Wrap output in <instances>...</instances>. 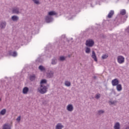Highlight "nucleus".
<instances>
[{"label": "nucleus", "instance_id": "nucleus-4", "mask_svg": "<svg viewBox=\"0 0 129 129\" xmlns=\"http://www.w3.org/2000/svg\"><path fill=\"white\" fill-rule=\"evenodd\" d=\"M53 19L52 16H49V15H48L45 17V21L47 23H51V22H53Z\"/></svg>", "mask_w": 129, "mask_h": 129}, {"label": "nucleus", "instance_id": "nucleus-19", "mask_svg": "<svg viewBox=\"0 0 129 129\" xmlns=\"http://www.w3.org/2000/svg\"><path fill=\"white\" fill-rule=\"evenodd\" d=\"M51 64L52 65H56V64H57V59H56V58H54L52 59Z\"/></svg>", "mask_w": 129, "mask_h": 129}, {"label": "nucleus", "instance_id": "nucleus-1", "mask_svg": "<svg viewBox=\"0 0 129 129\" xmlns=\"http://www.w3.org/2000/svg\"><path fill=\"white\" fill-rule=\"evenodd\" d=\"M48 87H49V85L45 86L43 85H40V87L38 88V92L40 94H45L48 90Z\"/></svg>", "mask_w": 129, "mask_h": 129}, {"label": "nucleus", "instance_id": "nucleus-17", "mask_svg": "<svg viewBox=\"0 0 129 129\" xmlns=\"http://www.w3.org/2000/svg\"><path fill=\"white\" fill-rule=\"evenodd\" d=\"M29 79L30 81H34L35 79H36V75H33L30 76Z\"/></svg>", "mask_w": 129, "mask_h": 129}, {"label": "nucleus", "instance_id": "nucleus-24", "mask_svg": "<svg viewBox=\"0 0 129 129\" xmlns=\"http://www.w3.org/2000/svg\"><path fill=\"white\" fill-rule=\"evenodd\" d=\"M38 69H39L40 71H45V68H44L43 66H39L38 67Z\"/></svg>", "mask_w": 129, "mask_h": 129}, {"label": "nucleus", "instance_id": "nucleus-6", "mask_svg": "<svg viewBox=\"0 0 129 129\" xmlns=\"http://www.w3.org/2000/svg\"><path fill=\"white\" fill-rule=\"evenodd\" d=\"M12 13L13 14H16V15H19L20 14V9L19 8H15L12 10Z\"/></svg>", "mask_w": 129, "mask_h": 129}, {"label": "nucleus", "instance_id": "nucleus-25", "mask_svg": "<svg viewBox=\"0 0 129 129\" xmlns=\"http://www.w3.org/2000/svg\"><path fill=\"white\" fill-rule=\"evenodd\" d=\"M47 83V80H45V79H42L41 80V81H40V84L41 85H42V84H45Z\"/></svg>", "mask_w": 129, "mask_h": 129}, {"label": "nucleus", "instance_id": "nucleus-8", "mask_svg": "<svg viewBox=\"0 0 129 129\" xmlns=\"http://www.w3.org/2000/svg\"><path fill=\"white\" fill-rule=\"evenodd\" d=\"M67 109L68 110V111H73V105L71 104H69L67 107Z\"/></svg>", "mask_w": 129, "mask_h": 129}, {"label": "nucleus", "instance_id": "nucleus-29", "mask_svg": "<svg viewBox=\"0 0 129 129\" xmlns=\"http://www.w3.org/2000/svg\"><path fill=\"white\" fill-rule=\"evenodd\" d=\"M117 101H110L109 103H111V104L113 105V104H115L116 103H117Z\"/></svg>", "mask_w": 129, "mask_h": 129}, {"label": "nucleus", "instance_id": "nucleus-34", "mask_svg": "<svg viewBox=\"0 0 129 129\" xmlns=\"http://www.w3.org/2000/svg\"><path fill=\"white\" fill-rule=\"evenodd\" d=\"M16 120H17V121H21V116H18L16 119Z\"/></svg>", "mask_w": 129, "mask_h": 129}, {"label": "nucleus", "instance_id": "nucleus-10", "mask_svg": "<svg viewBox=\"0 0 129 129\" xmlns=\"http://www.w3.org/2000/svg\"><path fill=\"white\" fill-rule=\"evenodd\" d=\"M92 58L94 59L95 62H97V57H96V54H95V52L94 51H92Z\"/></svg>", "mask_w": 129, "mask_h": 129}, {"label": "nucleus", "instance_id": "nucleus-33", "mask_svg": "<svg viewBox=\"0 0 129 129\" xmlns=\"http://www.w3.org/2000/svg\"><path fill=\"white\" fill-rule=\"evenodd\" d=\"M42 103L44 105H46V104H47V103H48V101H47L46 100H44L43 101Z\"/></svg>", "mask_w": 129, "mask_h": 129}, {"label": "nucleus", "instance_id": "nucleus-30", "mask_svg": "<svg viewBox=\"0 0 129 129\" xmlns=\"http://www.w3.org/2000/svg\"><path fill=\"white\" fill-rule=\"evenodd\" d=\"M95 98H96V99H99V98H100V94L98 93L96 95V97Z\"/></svg>", "mask_w": 129, "mask_h": 129}, {"label": "nucleus", "instance_id": "nucleus-22", "mask_svg": "<svg viewBox=\"0 0 129 129\" xmlns=\"http://www.w3.org/2000/svg\"><path fill=\"white\" fill-rule=\"evenodd\" d=\"M85 52L87 54H89L90 52H91V50L90 49V48L87 47L86 48Z\"/></svg>", "mask_w": 129, "mask_h": 129}, {"label": "nucleus", "instance_id": "nucleus-5", "mask_svg": "<svg viewBox=\"0 0 129 129\" xmlns=\"http://www.w3.org/2000/svg\"><path fill=\"white\" fill-rule=\"evenodd\" d=\"M111 82L113 86H116L119 83V81L117 79H113Z\"/></svg>", "mask_w": 129, "mask_h": 129}, {"label": "nucleus", "instance_id": "nucleus-26", "mask_svg": "<svg viewBox=\"0 0 129 129\" xmlns=\"http://www.w3.org/2000/svg\"><path fill=\"white\" fill-rule=\"evenodd\" d=\"M103 113H104V111L103 110H100L98 111V114L99 115H100Z\"/></svg>", "mask_w": 129, "mask_h": 129}, {"label": "nucleus", "instance_id": "nucleus-27", "mask_svg": "<svg viewBox=\"0 0 129 129\" xmlns=\"http://www.w3.org/2000/svg\"><path fill=\"white\" fill-rule=\"evenodd\" d=\"M108 57V55L106 54H104L102 56V59H103V60H104V59H107Z\"/></svg>", "mask_w": 129, "mask_h": 129}, {"label": "nucleus", "instance_id": "nucleus-7", "mask_svg": "<svg viewBox=\"0 0 129 129\" xmlns=\"http://www.w3.org/2000/svg\"><path fill=\"white\" fill-rule=\"evenodd\" d=\"M54 76V72L50 71L47 73V77L48 78H52Z\"/></svg>", "mask_w": 129, "mask_h": 129}, {"label": "nucleus", "instance_id": "nucleus-20", "mask_svg": "<svg viewBox=\"0 0 129 129\" xmlns=\"http://www.w3.org/2000/svg\"><path fill=\"white\" fill-rule=\"evenodd\" d=\"M64 85L68 87H69L70 86H71V83L68 81H66L64 83Z\"/></svg>", "mask_w": 129, "mask_h": 129}, {"label": "nucleus", "instance_id": "nucleus-13", "mask_svg": "<svg viewBox=\"0 0 129 129\" xmlns=\"http://www.w3.org/2000/svg\"><path fill=\"white\" fill-rule=\"evenodd\" d=\"M11 19L12 21H13V22H18V21H19V17L14 15L12 17Z\"/></svg>", "mask_w": 129, "mask_h": 129}, {"label": "nucleus", "instance_id": "nucleus-15", "mask_svg": "<svg viewBox=\"0 0 129 129\" xmlns=\"http://www.w3.org/2000/svg\"><path fill=\"white\" fill-rule=\"evenodd\" d=\"M57 15V13L55 12V11H50L48 12V16L49 17H52V16H56Z\"/></svg>", "mask_w": 129, "mask_h": 129}, {"label": "nucleus", "instance_id": "nucleus-31", "mask_svg": "<svg viewBox=\"0 0 129 129\" xmlns=\"http://www.w3.org/2000/svg\"><path fill=\"white\" fill-rule=\"evenodd\" d=\"M17 55H18V53L16 51L13 52V53L12 54V56L13 57H17Z\"/></svg>", "mask_w": 129, "mask_h": 129}, {"label": "nucleus", "instance_id": "nucleus-9", "mask_svg": "<svg viewBox=\"0 0 129 129\" xmlns=\"http://www.w3.org/2000/svg\"><path fill=\"white\" fill-rule=\"evenodd\" d=\"M6 26H7V22H6V21L0 23V28L2 29H5V28H6Z\"/></svg>", "mask_w": 129, "mask_h": 129}, {"label": "nucleus", "instance_id": "nucleus-32", "mask_svg": "<svg viewBox=\"0 0 129 129\" xmlns=\"http://www.w3.org/2000/svg\"><path fill=\"white\" fill-rule=\"evenodd\" d=\"M65 59H66L65 57H64V56H60L59 57V60H60V61H64L65 60Z\"/></svg>", "mask_w": 129, "mask_h": 129}, {"label": "nucleus", "instance_id": "nucleus-16", "mask_svg": "<svg viewBox=\"0 0 129 129\" xmlns=\"http://www.w3.org/2000/svg\"><path fill=\"white\" fill-rule=\"evenodd\" d=\"M114 12L113 11L111 10V11L109 13V14H108L107 17H108V18L109 19H111V18L112 17L113 15H114Z\"/></svg>", "mask_w": 129, "mask_h": 129}, {"label": "nucleus", "instance_id": "nucleus-21", "mask_svg": "<svg viewBox=\"0 0 129 129\" xmlns=\"http://www.w3.org/2000/svg\"><path fill=\"white\" fill-rule=\"evenodd\" d=\"M6 112H7V110H6V109H3L0 112V114H1L2 115H5V114H6Z\"/></svg>", "mask_w": 129, "mask_h": 129}, {"label": "nucleus", "instance_id": "nucleus-36", "mask_svg": "<svg viewBox=\"0 0 129 129\" xmlns=\"http://www.w3.org/2000/svg\"><path fill=\"white\" fill-rule=\"evenodd\" d=\"M93 78H94V79H96L97 77H96V76H94V77H93Z\"/></svg>", "mask_w": 129, "mask_h": 129}, {"label": "nucleus", "instance_id": "nucleus-18", "mask_svg": "<svg viewBox=\"0 0 129 129\" xmlns=\"http://www.w3.org/2000/svg\"><path fill=\"white\" fill-rule=\"evenodd\" d=\"M116 89H117V91H121V90H122V87H121V85L118 84L116 86Z\"/></svg>", "mask_w": 129, "mask_h": 129}, {"label": "nucleus", "instance_id": "nucleus-28", "mask_svg": "<svg viewBox=\"0 0 129 129\" xmlns=\"http://www.w3.org/2000/svg\"><path fill=\"white\" fill-rule=\"evenodd\" d=\"M33 2L34 3V4H36V5H39L40 2H39L38 0H32Z\"/></svg>", "mask_w": 129, "mask_h": 129}, {"label": "nucleus", "instance_id": "nucleus-37", "mask_svg": "<svg viewBox=\"0 0 129 129\" xmlns=\"http://www.w3.org/2000/svg\"><path fill=\"white\" fill-rule=\"evenodd\" d=\"M68 57H69V58H70V57H71V55L69 54V55H68Z\"/></svg>", "mask_w": 129, "mask_h": 129}, {"label": "nucleus", "instance_id": "nucleus-2", "mask_svg": "<svg viewBox=\"0 0 129 129\" xmlns=\"http://www.w3.org/2000/svg\"><path fill=\"white\" fill-rule=\"evenodd\" d=\"M87 47H93L94 46V41L92 39L87 40L86 41Z\"/></svg>", "mask_w": 129, "mask_h": 129}, {"label": "nucleus", "instance_id": "nucleus-35", "mask_svg": "<svg viewBox=\"0 0 129 129\" xmlns=\"http://www.w3.org/2000/svg\"><path fill=\"white\" fill-rule=\"evenodd\" d=\"M13 52H12V51H10L9 52V55H10V56H13Z\"/></svg>", "mask_w": 129, "mask_h": 129}, {"label": "nucleus", "instance_id": "nucleus-11", "mask_svg": "<svg viewBox=\"0 0 129 129\" xmlns=\"http://www.w3.org/2000/svg\"><path fill=\"white\" fill-rule=\"evenodd\" d=\"M114 129H120V124L119 122H117L115 123L114 125Z\"/></svg>", "mask_w": 129, "mask_h": 129}, {"label": "nucleus", "instance_id": "nucleus-3", "mask_svg": "<svg viewBox=\"0 0 129 129\" xmlns=\"http://www.w3.org/2000/svg\"><path fill=\"white\" fill-rule=\"evenodd\" d=\"M117 61L119 64H122L124 62V57L121 55L118 56L117 57Z\"/></svg>", "mask_w": 129, "mask_h": 129}, {"label": "nucleus", "instance_id": "nucleus-23", "mask_svg": "<svg viewBox=\"0 0 129 129\" xmlns=\"http://www.w3.org/2000/svg\"><path fill=\"white\" fill-rule=\"evenodd\" d=\"M126 13V12H125V10L123 9L120 11V15H121V16H124V15H125Z\"/></svg>", "mask_w": 129, "mask_h": 129}, {"label": "nucleus", "instance_id": "nucleus-12", "mask_svg": "<svg viewBox=\"0 0 129 129\" xmlns=\"http://www.w3.org/2000/svg\"><path fill=\"white\" fill-rule=\"evenodd\" d=\"M64 127V126L61 124V123H58L55 126V129H62Z\"/></svg>", "mask_w": 129, "mask_h": 129}, {"label": "nucleus", "instance_id": "nucleus-38", "mask_svg": "<svg viewBox=\"0 0 129 129\" xmlns=\"http://www.w3.org/2000/svg\"><path fill=\"white\" fill-rule=\"evenodd\" d=\"M1 100H2V99L0 98V101H1Z\"/></svg>", "mask_w": 129, "mask_h": 129}, {"label": "nucleus", "instance_id": "nucleus-14", "mask_svg": "<svg viewBox=\"0 0 129 129\" xmlns=\"http://www.w3.org/2000/svg\"><path fill=\"white\" fill-rule=\"evenodd\" d=\"M29 92V88L28 87H25L23 89V94H27Z\"/></svg>", "mask_w": 129, "mask_h": 129}]
</instances>
